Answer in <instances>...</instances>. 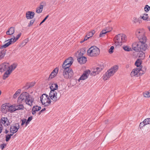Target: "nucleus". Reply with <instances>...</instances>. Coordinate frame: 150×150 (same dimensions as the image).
Masks as SVG:
<instances>
[{
	"label": "nucleus",
	"mask_w": 150,
	"mask_h": 150,
	"mask_svg": "<svg viewBox=\"0 0 150 150\" xmlns=\"http://www.w3.org/2000/svg\"><path fill=\"white\" fill-rule=\"evenodd\" d=\"M9 67L8 64L4 63L0 65V72H3Z\"/></svg>",
	"instance_id": "obj_18"
},
{
	"label": "nucleus",
	"mask_w": 150,
	"mask_h": 150,
	"mask_svg": "<svg viewBox=\"0 0 150 150\" xmlns=\"http://www.w3.org/2000/svg\"><path fill=\"white\" fill-rule=\"evenodd\" d=\"M8 106L6 104H3L1 106V111L3 113H6L7 112H8Z\"/></svg>",
	"instance_id": "obj_22"
},
{
	"label": "nucleus",
	"mask_w": 150,
	"mask_h": 150,
	"mask_svg": "<svg viewBox=\"0 0 150 150\" xmlns=\"http://www.w3.org/2000/svg\"><path fill=\"white\" fill-rule=\"evenodd\" d=\"M144 10L146 12H148L150 10V7L148 5H146L144 8Z\"/></svg>",
	"instance_id": "obj_41"
},
{
	"label": "nucleus",
	"mask_w": 150,
	"mask_h": 150,
	"mask_svg": "<svg viewBox=\"0 0 150 150\" xmlns=\"http://www.w3.org/2000/svg\"><path fill=\"white\" fill-rule=\"evenodd\" d=\"M145 32L143 29H138L135 32V35L138 38L145 35Z\"/></svg>",
	"instance_id": "obj_15"
},
{
	"label": "nucleus",
	"mask_w": 150,
	"mask_h": 150,
	"mask_svg": "<svg viewBox=\"0 0 150 150\" xmlns=\"http://www.w3.org/2000/svg\"><path fill=\"white\" fill-rule=\"evenodd\" d=\"M12 38L8 40L7 41H8L7 43L4 45L1 46V48H6L8 46L10 45L16 41L15 40V38L14 36H12Z\"/></svg>",
	"instance_id": "obj_10"
},
{
	"label": "nucleus",
	"mask_w": 150,
	"mask_h": 150,
	"mask_svg": "<svg viewBox=\"0 0 150 150\" xmlns=\"http://www.w3.org/2000/svg\"><path fill=\"white\" fill-rule=\"evenodd\" d=\"M35 21V19H32L30 21L28 25V27H30L32 26Z\"/></svg>",
	"instance_id": "obj_43"
},
{
	"label": "nucleus",
	"mask_w": 150,
	"mask_h": 150,
	"mask_svg": "<svg viewBox=\"0 0 150 150\" xmlns=\"http://www.w3.org/2000/svg\"><path fill=\"white\" fill-rule=\"evenodd\" d=\"M95 31L93 30L88 33L86 35L89 37V38L92 37L95 34Z\"/></svg>",
	"instance_id": "obj_35"
},
{
	"label": "nucleus",
	"mask_w": 150,
	"mask_h": 150,
	"mask_svg": "<svg viewBox=\"0 0 150 150\" xmlns=\"http://www.w3.org/2000/svg\"><path fill=\"white\" fill-rule=\"evenodd\" d=\"M26 40H25L24 41H23V42H22V44H21V45H23H23H22V46H24V45H25L26 44Z\"/></svg>",
	"instance_id": "obj_54"
},
{
	"label": "nucleus",
	"mask_w": 150,
	"mask_h": 150,
	"mask_svg": "<svg viewBox=\"0 0 150 150\" xmlns=\"http://www.w3.org/2000/svg\"><path fill=\"white\" fill-rule=\"evenodd\" d=\"M74 61L73 58L70 57L66 59L64 62L62 68H69L72 64Z\"/></svg>",
	"instance_id": "obj_9"
},
{
	"label": "nucleus",
	"mask_w": 150,
	"mask_h": 150,
	"mask_svg": "<svg viewBox=\"0 0 150 150\" xmlns=\"http://www.w3.org/2000/svg\"><path fill=\"white\" fill-rule=\"evenodd\" d=\"M21 121L22 122L21 125V126H23L25 124L26 120L25 119H23L21 120Z\"/></svg>",
	"instance_id": "obj_48"
},
{
	"label": "nucleus",
	"mask_w": 150,
	"mask_h": 150,
	"mask_svg": "<svg viewBox=\"0 0 150 150\" xmlns=\"http://www.w3.org/2000/svg\"><path fill=\"white\" fill-rule=\"evenodd\" d=\"M36 113V111H35V110H33V109H32V114H33V115H34L35 114V113Z\"/></svg>",
	"instance_id": "obj_60"
},
{
	"label": "nucleus",
	"mask_w": 150,
	"mask_h": 150,
	"mask_svg": "<svg viewBox=\"0 0 150 150\" xmlns=\"http://www.w3.org/2000/svg\"><path fill=\"white\" fill-rule=\"evenodd\" d=\"M139 40V42H146L147 40L146 37L145 35L137 38Z\"/></svg>",
	"instance_id": "obj_27"
},
{
	"label": "nucleus",
	"mask_w": 150,
	"mask_h": 150,
	"mask_svg": "<svg viewBox=\"0 0 150 150\" xmlns=\"http://www.w3.org/2000/svg\"><path fill=\"white\" fill-rule=\"evenodd\" d=\"M19 127V125L18 123H16L15 125L11 126L10 128V132L13 134L17 132Z\"/></svg>",
	"instance_id": "obj_12"
},
{
	"label": "nucleus",
	"mask_w": 150,
	"mask_h": 150,
	"mask_svg": "<svg viewBox=\"0 0 150 150\" xmlns=\"http://www.w3.org/2000/svg\"><path fill=\"white\" fill-rule=\"evenodd\" d=\"M71 84L72 85H75L77 83V80L76 79H72L71 80Z\"/></svg>",
	"instance_id": "obj_42"
},
{
	"label": "nucleus",
	"mask_w": 150,
	"mask_h": 150,
	"mask_svg": "<svg viewBox=\"0 0 150 150\" xmlns=\"http://www.w3.org/2000/svg\"><path fill=\"white\" fill-rule=\"evenodd\" d=\"M15 105L16 110H23L24 109V106L22 104L18 105L17 104H15Z\"/></svg>",
	"instance_id": "obj_31"
},
{
	"label": "nucleus",
	"mask_w": 150,
	"mask_h": 150,
	"mask_svg": "<svg viewBox=\"0 0 150 150\" xmlns=\"http://www.w3.org/2000/svg\"><path fill=\"white\" fill-rule=\"evenodd\" d=\"M34 15L33 12L28 11L26 13V17L27 19H32L34 17Z\"/></svg>",
	"instance_id": "obj_20"
},
{
	"label": "nucleus",
	"mask_w": 150,
	"mask_h": 150,
	"mask_svg": "<svg viewBox=\"0 0 150 150\" xmlns=\"http://www.w3.org/2000/svg\"><path fill=\"white\" fill-rule=\"evenodd\" d=\"M141 64V61L139 59H138L135 63V65L137 67V68H139V67H142L140 66Z\"/></svg>",
	"instance_id": "obj_34"
},
{
	"label": "nucleus",
	"mask_w": 150,
	"mask_h": 150,
	"mask_svg": "<svg viewBox=\"0 0 150 150\" xmlns=\"http://www.w3.org/2000/svg\"><path fill=\"white\" fill-rule=\"evenodd\" d=\"M117 65H115L108 70L103 76V79L105 81L108 79L110 76H112L118 69Z\"/></svg>",
	"instance_id": "obj_3"
},
{
	"label": "nucleus",
	"mask_w": 150,
	"mask_h": 150,
	"mask_svg": "<svg viewBox=\"0 0 150 150\" xmlns=\"http://www.w3.org/2000/svg\"><path fill=\"white\" fill-rule=\"evenodd\" d=\"M78 61L80 64H84L87 61V58L84 56L79 57L77 59Z\"/></svg>",
	"instance_id": "obj_26"
},
{
	"label": "nucleus",
	"mask_w": 150,
	"mask_h": 150,
	"mask_svg": "<svg viewBox=\"0 0 150 150\" xmlns=\"http://www.w3.org/2000/svg\"><path fill=\"white\" fill-rule=\"evenodd\" d=\"M123 48L126 51L129 52L132 50L131 48L128 46H123Z\"/></svg>",
	"instance_id": "obj_36"
},
{
	"label": "nucleus",
	"mask_w": 150,
	"mask_h": 150,
	"mask_svg": "<svg viewBox=\"0 0 150 150\" xmlns=\"http://www.w3.org/2000/svg\"><path fill=\"white\" fill-rule=\"evenodd\" d=\"M139 46L140 48V51H144L147 49V45L146 42H139Z\"/></svg>",
	"instance_id": "obj_21"
},
{
	"label": "nucleus",
	"mask_w": 150,
	"mask_h": 150,
	"mask_svg": "<svg viewBox=\"0 0 150 150\" xmlns=\"http://www.w3.org/2000/svg\"><path fill=\"white\" fill-rule=\"evenodd\" d=\"M61 70L63 71V75L66 79H70L73 77L74 73L72 70L70 68H62Z\"/></svg>",
	"instance_id": "obj_5"
},
{
	"label": "nucleus",
	"mask_w": 150,
	"mask_h": 150,
	"mask_svg": "<svg viewBox=\"0 0 150 150\" xmlns=\"http://www.w3.org/2000/svg\"><path fill=\"white\" fill-rule=\"evenodd\" d=\"M133 22L134 23H136L138 22H139V23H140V22H139V20L138 19H137L136 17H134L133 18Z\"/></svg>",
	"instance_id": "obj_44"
},
{
	"label": "nucleus",
	"mask_w": 150,
	"mask_h": 150,
	"mask_svg": "<svg viewBox=\"0 0 150 150\" xmlns=\"http://www.w3.org/2000/svg\"><path fill=\"white\" fill-rule=\"evenodd\" d=\"M128 65H127V66H126V67L127 68V67H128Z\"/></svg>",
	"instance_id": "obj_64"
},
{
	"label": "nucleus",
	"mask_w": 150,
	"mask_h": 150,
	"mask_svg": "<svg viewBox=\"0 0 150 150\" xmlns=\"http://www.w3.org/2000/svg\"><path fill=\"white\" fill-rule=\"evenodd\" d=\"M103 68V67H96V68L93 69V71L91 73V75L93 76H95L97 74H98L102 70Z\"/></svg>",
	"instance_id": "obj_13"
},
{
	"label": "nucleus",
	"mask_w": 150,
	"mask_h": 150,
	"mask_svg": "<svg viewBox=\"0 0 150 150\" xmlns=\"http://www.w3.org/2000/svg\"><path fill=\"white\" fill-rule=\"evenodd\" d=\"M90 72L91 71L89 70L85 71L80 77L78 79V81L80 82V80H84L86 79L90 74Z\"/></svg>",
	"instance_id": "obj_11"
},
{
	"label": "nucleus",
	"mask_w": 150,
	"mask_h": 150,
	"mask_svg": "<svg viewBox=\"0 0 150 150\" xmlns=\"http://www.w3.org/2000/svg\"><path fill=\"white\" fill-rule=\"evenodd\" d=\"M15 32V28L13 27H11L6 32V34L7 35H13Z\"/></svg>",
	"instance_id": "obj_29"
},
{
	"label": "nucleus",
	"mask_w": 150,
	"mask_h": 150,
	"mask_svg": "<svg viewBox=\"0 0 150 150\" xmlns=\"http://www.w3.org/2000/svg\"><path fill=\"white\" fill-rule=\"evenodd\" d=\"M99 54V49L95 46L91 47L87 51L88 55L91 57H96Z\"/></svg>",
	"instance_id": "obj_6"
},
{
	"label": "nucleus",
	"mask_w": 150,
	"mask_h": 150,
	"mask_svg": "<svg viewBox=\"0 0 150 150\" xmlns=\"http://www.w3.org/2000/svg\"><path fill=\"white\" fill-rule=\"evenodd\" d=\"M58 86L57 83H52L50 86L51 91L49 93V96L51 99L54 102L58 100L60 98L61 94L57 95V92L55 91L57 90Z\"/></svg>",
	"instance_id": "obj_2"
},
{
	"label": "nucleus",
	"mask_w": 150,
	"mask_h": 150,
	"mask_svg": "<svg viewBox=\"0 0 150 150\" xmlns=\"http://www.w3.org/2000/svg\"><path fill=\"white\" fill-rule=\"evenodd\" d=\"M142 51H139V52L137 53V56L139 58V59L140 60L144 59L145 57V53Z\"/></svg>",
	"instance_id": "obj_24"
},
{
	"label": "nucleus",
	"mask_w": 150,
	"mask_h": 150,
	"mask_svg": "<svg viewBox=\"0 0 150 150\" xmlns=\"http://www.w3.org/2000/svg\"><path fill=\"white\" fill-rule=\"evenodd\" d=\"M6 53V50L3 49L0 52V60L2 59Z\"/></svg>",
	"instance_id": "obj_32"
},
{
	"label": "nucleus",
	"mask_w": 150,
	"mask_h": 150,
	"mask_svg": "<svg viewBox=\"0 0 150 150\" xmlns=\"http://www.w3.org/2000/svg\"><path fill=\"white\" fill-rule=\"evenodd\" d=\"M112 28H110V29L109 30H108L107 28L106 29L103 30L100 33L99 36L100 37H103L104 36V35L106 34L107 33H108L110 31L112 30Z\"/></svg>",
	"instance_id": "obj_28"
},
{
	"label": "nucleus",
	"mask_w": 150,
	"mask_h": 150,
	"mask_svg": "<svg viewBox=\"0 0 150 150\" xmlns=\"http://www.w3.org/2000/svg\"><path fill=\"white\" fill-rule=\"evenodd\" d=\"M145 125V124H144V122H141L139 125V127L140 128H141L142 127H143Z\"/></svg>",
	"instance_id": "obj_49"
},
{
	"label": "nucleus",
	"mask_w": 150,
	"mask_h": 150,
	"mask_svg": "<svg viewBox=\"0 0 150 150\" xmlns=\"http://www.w3.org/2000/svg\"><path fill=\"white\" fill-rule=\"evenodd\" d=\"M147 28L149 30V31L150 32V26H148L147 27Z\"/></svg>",
	"instance_id": "obj_62"
},
{
	"label": "nucleus",
	"mask_w": 150,
	"mask_h": 150,
	"mask_svg": "<svg viewBox=\"0 0 150 150\" xmlns=\"http://www.w3.org/2000/svg\"><path fill=\"white\" fill-rule=\"evenodd\" d=\"M58 71V69L57 68H56L54 69L49 76L48 79V80H51L56 76L57 74Z\"/></svg>",
	"instance_id": "obj_14"
},
{
	"label": "nucleus",
	"mask_w": 150,
	"mask_h": 150,
	"mask_svg": "<svg viewBox=\"0 0 150 150\" xmlns=\"http://www.w3.org/2000/svg\"><path fill=\"white\" fill-rule=\"evenodd\" d=\"M49 17V15H47L42 21L40 23V24H39V25H40L42 24L43 23H44L45 20L48 17Z\"/></svg>",
	"instance_id": "obj_47"
},
{
	"label": "nucleus",
	"mask_w": 150,
	"mask_h": 150,
	"mask_svg": "<svg viewBox=\"0 0 150 150\" xmlns=\"http://www.w3.org/2000/svg\"><path fill=\"white\" fill-rule=\"evenodd\" d=\"M35 83H31L28 84V85L27 86V87L26 88L27 89H28L30 87H32L34 85Z\"/></svg>",
	"instance_id": "obj_45"
},
{
	"label": "nucleus",
	"mask_w": 150,
	"mask_h": 150,
	"mask_svg": "<svg viewBox=\"0 0 150 150\" xmlns=\"http://www.w3.org/2000/svg\"><path fill=\"white\" fill-rule=\"evenodd\" d=\"M115 45L121 46L122 43L125 42L126 40V36L123 34H119L116 35L114 38Z\"/></svg>",
	"instance_id": "obj_4"
},
{
	"label": "nucleus",
	"mask_w": 150,
	"mask_h": 150,
	"mask_svg": "<svg viewBox=\"0 0 150 150\" xmlns=\"http://www.w3.org/2000/svg\"><path fill=\"white\" fill-rule=\"evenodd\" d=\"M32 116H30L28 117L27 120H28V121H29L30 122L32 120Z\"/></svg>",
	"instance_id": "obj_55"
},
{
	"label": "nucleus",
	"mask_w": 150,
	"mask_h": 150,
	"mask_svg": "<svg viewBox=\"0 0 150 150\" xmlns=\"http://www.w3.org/2000/svg\"><path fill=\"white\" fill-rule=\"evenodd\" d=\"M48 96L46 94H43L40 97V101L44 107L49 106L51 103V100Z\"/></svg>",
	"instance_id": "obj_7"
},
{
	"label": "nucleus",
	"mask_w": 150,
	"mask_h": 150,
	"mask_svg": "<svg viewBox=\"0 0 150 150\" xmlns=\"http://www.w3.org/2000/svg\"><path fill=\"white\" fill-rule=\"evenodd\" d=\"M1 124H3L4 126H6L10 125V123L6 117H2L1 120Z\"/></svg>",
	"instance_id": "obj_19"
},
{
	"label": "nucleus",
	"mask_w": 150,
	"mask_h": 150,
	"mask_svg": "<svg viewBox=\"0 0 150 150\" xmlns=\"http://www.w3.org/2000/svg\"><path fill=\"white\" fill-rule=\"evenodd\" d=\"M17 66V64H13L10 66H9L8 69L6 71L4 74L3 76V79H5L8 77L9 75L11 74L12 71L13 70H14V69L16 68Z\"/></svg>",
	"instance_id": "obj_8"
},
{
	"label": "nucleus",
	"mask_w": 150,
	"mask_h": 150,
	"mask_svg": "<svg viewBox=\"0 0 150 150\" xmlns=\"http://www.w3.org/2000/svg\"><path fill=\"white\" fill-rule=\"evenodd\" d=\"M13 134H7L6 137V142H8L10 139L11 136L13 135Z\"/></svg>",
	"instance_id": "obj_40"
},
{
	"label": "nucleus",
	"mask_w": 150,
	"mask_h": 150,
	"mask_svg": "<svg viewBox=\"0 0 150 150\" xmlns=\"http://www.w3.org/2000/svg\"><path fill=\"white\" fill-rule=\"evenodd\" d=\"M6 146V144H1L0 145V147L2 150H3L5 146Z\"/></svg>",
	"instance_id": "obj_51"
},
{
	"label": "nucleus",
	"mask_w": 150,
	"mask_h": 150,
	"mask_svg": "<svg viewBox=\"0 0 150 150\" xmlns=\"http://www.w3.org/2000/svg\"><path fill=\"white\" fill-rule=\"evenodd\" d=\"M143 94L145 98H148L150 97V90L144 92Z\"/></svg>",
	"instance_id": "obj_33"
},
{
	"label": "nucleus",
	"mask_w": 150,
	"mask_h": 150,
	"mask_svg": "<svg viewBox=\"0 0 150 150\" xmlns=\"http://www.w3.org/2000/svg\"><path fill=\"white\" fill-rule=\"evenodd\" d=\"M2 126L1 124H0V133H1L2 130Z\"/></svg>",
	"instance_id": "obj_57"
},
{
	"label": "nucleus",
	"mask_w": 150,
	"mask_h": 150,
	"mask_svg": "<svg viewBox=\"0 0 150 150\" xmlns=\"http://www.w3.org/2000/svg\"><path fill=\"white\" fill-rule=\"evenodd\" d=\"M46 109L45 108H44L43 109H42L39 112V115H40L41 112H42L43 111H45V110Z\"/></svg>",
	"instance_id": "obj_56"
},
{
	"label": "nucleus",
	"mask_w": 150,
	"mask_h": 150,
	"mask_svg": "<svg viewBox=\"0 0 150 150\" xmlns=\"http://www.w3.org/2000/svg\"><path fill=\"white\" fill-rule=\"evenodd\" d=\"M89 38V37H88L87 35L84 38V39L83 40L84 41H86Z\"/></svg>",
	"instance_id": "obj_58"
},
{
	"label": "nucleus",
	"mask_w": 150,
	"mask_h": 150,
	"mask_svg": "<svg viewBox=\"0 0 150 150\" xmlns=\"http://www.w3.org/2000/svg\"><path fill=\"white\" fill-rule=\"evenodd\" d=\"M34 101V98H32L29 94L26 92L22 93L18 98V102H21L22 103L25 102L30 106L33 105Z\"/></svg>",
	"instance_id": "obj_1"
},
{
	"label": "nucleus",
	"mask_w": 150,
	"mask_h": 150,
	"mask_svg": "<svg viewBox=\"0 0 150 150\" xmlns=\"http://www.w3.org/2000/svg\"><path fill=\"white\" fill-rule=\"evenodd\" d=\"M8 132H9V131L8 130H7L6 129L5 131L4 132V133L5 134H7Z\"/></svg>",
	"instance_id": "obj_61"
},
{
	"label": "nucleus",
	"mask_w": 150,
	"mask_h": 150,
	"mask_svg": "<svg viewBox=\"0 0 150 150\" xmlns=\"http://www.w3.org/2000/svg\"><path fill=\"white\" fill-rule=\"evenodd\" d=\"M21 91V90L20 89H18L17 91L13 95V98H16V97L18 96L20 94Z\"/></svg>",
	"instance_id": "obj_37"
},
{
	"label": "nucleus",
	"mask_w": 150,
	"mask_h": 150,
	"mask_svg": "<svg viewBox=\"0 0 150 150\" xmlns=\"http://www.w3.org/2000/svg\"><path fill=\"white\" fill-rule=\"evenodd\" d=\"M30 122L28 121V120H27V121H26V122L25 123V126L26 127L28 124Z\"/></svg>",
	"instance_id": "obj_59"
},
{
	"label": "nucleus",
	"mask_w": 150,
	"mask_h": 150,
	"mask_svg": "<svg viewBox=\"0 0 150 150\" xmlns=\"http://www.w3.org/2000/svg\"><path fill=\"white\" fill-rule=\"evenodd\" d=\"M78 52L79 53L77 57H82V56H83V54H82V53H81V52L80 51H78Z\"/></svg>",
	"instance_id": "obj_52"
},
{
	"label": "nucleus",
	"mask_w": 150,
	"mask_h": 150,
	"mask_svg": "<svg viewBox=\"0 0 150 150\" xmlns=\"http://www.w3.org/2000/svg\"><path fill=\"white\" fill-rule=\"evenodd\" d=\"M21 33H20L17 35L16 37L15 38V40L16 41L19 39L20 37L21 36Z\"/></svg>",
	"instance_id": "obj_50"
},
{
	"label": "nucleus",
	"mask_w": 150,
	"mask_h": 150,
	"mask_svg": "<svg viewBox=\"0 0 150 150\" xmlns=\"http://www.w3.org/2000/svg\"><path fill=\"white\" fill-rule=\"evenodd\" d=\"M132 49L136 51H139L140 50V48L139 46V42H135L132 45Z\"/></svg>",
	"instance_id": "obj_17"
},
{
	"label": "nucleus",
	"mask_w": 150,
	"mask_h": 150,
	"mask_svg": "<svg viewBox=\"0 0 150 150\" xmlns=\"http://www.w3.org/2000/svg\"><path fill=\"white\" fill-rule=\"evenodd\" d=\"M83 55L85 53L86 50L84 49H82L79 51Z\"/></svg>",
	"instance_id": "obj_53"
},
{
	"label": "nucleus",
	"mask_w": 150,
	"mask_h": 150,
	"mask_svg": "<svg viewBox=\"0 0 150 150\" xmlns=\"http://www.w3.org/2000/svg\"><path fill=\"white\" fill-rule=\"evenodd\" d=\"M142 67L137 68L133 69L130 75L132 76H135L137 75L139 72L141 70Z\"/></svg>",
	"instance_id": "obj_16"
},
{
	"label": "nucleus",
	"mask_w": 150,
	"mask_h": 150,
	"mask_svg": "<svg viewBox=\"0 0 150 150\" xmlns=\"http://www.w3.org/2000/svg\"><path fill=\"white\" fill-rule=\"evenodd\" d=\"M140 18L146 21H150V18L149 17L148 15L147 14L144 13L141 15Z\"/></svg>",
	"instance_id": "obj_25"
},
{
	"label": "nucleus",
	"mask_w": 150,
	"mask_h": 150,
	"mask_svg": "<svg viewBox=\"0 0 150 150\" xmlns=\"http://www.w3.org/2000/svg\"><path fill=\"white\" fill-rule=\"evenodd\" d=\"M45 4L44 2H42L40 4L39 6L36 8V13H40L42 12L43 8L44 5Z\"/></svg>",
	"instance_id": "obj_23"
},
{
	"label": "nucleus",
	"mask_w": 150,
	"mask_h": 150,
	"mask_svg": "<svg viewBox=\"0 0 150 150\" xmlns=\"http://www.w3.org/2000/svg\"><path fill=\"white\" fill-rule=\"evenodd\" d=\"M8 112L9 111L11 112H13L16 111V109L15 105V104L11 105L10 106H8Z\"/></svg>",
	"instance_id": "obj_30"
},
{
	"label": "nucleus",
	"mask_w": 150,
	"mask_h": 150,
	"mask_svg": "<svg viewBox=\"0 0 150 150\" xmlns=\"http://www.w3.org/2000/svg\"><path fill=\"white\" fill-rule=\"evenodd\" d=\"M41 108L40 107H39L38 106H34L33 109V110H35L36 112L39 111Z\"/></svg>",
	"instance_id": "obj_38"
},
{
	"label": "nucleus",
	"mask_w": 150,
	"mask_h": 150,
	"mask_svg": "<svg viewBox=\"0 0 150 150\" xmlns=\"http://www.w3.org/2000/svg\"><path fill=\"white\" fill-rule=\"evenodd\" d=\"M114 47L113 46H111L109 50V52L110 53H112L113 52Z\"/></svg>",
	"instance_id": "obj_46"
},
{
	"label": "nucleus",
	"mask_w": 150,
	"mask_h": 150,
	"mask_svg": "<svg viewBox=\"0 0 150 150\" xmlns=\"http://www.w3.org/2000/svg\"><path fill=\"white\" fill-rule=\"evenodd\" d=\"M84 41H84V40H82L80 42H81V43H82Z\"/></svg>",
	"instance_id": "obj_63"
},
{
	"label": "nucleus",
	"mask_w": 150,
	"mask_h": 150,
	"mask_svg": "<svg viewBox=\"0 0 150 150\" xmlns=\"http://www.w3.org/2000/svg\"><path fill=\"white\" fill-rule=\"evenodd\" d=\"M145 125L150 123V118H147L145 119L143 121Z\"/></svg>",
	"instance_id": "obj_39"
}]
</instances>
